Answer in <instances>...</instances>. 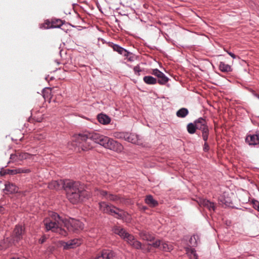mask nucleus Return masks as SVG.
<instances>
[{
    "mask_svg": "<svg viewBox=\"0 0 259 259\" xmlns=\"http://www.w3.org/2000/svg\"><path fill=\"white\" fill-rule=\"evenodd\" d=\"M114 218L122 220L123 222L129 223L131 218L128 213L122 209L114 207Z\"/></svg>",
    "mask_w": 259,
    "mask_h": 259,
    "instance_id": "obj_9",
    "label": "nucleus"
},
{
    "mask_svg": "<svg viewBox=\"0 0 259 259\" xmlns=\"http://www.w3.org/2000/svg\"><path fill=\"white\" fill-rule=\"evenodd\" d=\"M42 117L41 116H40L39 117H32L31 119H29L30 122H32L33 121H35L36 122H41L42 121Z\"/></svg>",
    "mask_w": 259,
    "mask_h": 259,
    "instance_id": "obj_37",
    "label": "nucleus"
},
{
    "mask_svg": "<svg viewBox=\"0 0 259 259\" xmlns=\"http://www.w3.org/2000/svg\"><path fill=\"white\" fill-rule=\"evenodd\" d=\"M194 123L196 124L197 129L201 131L203 140H206L207 136H209V131L205 119L199 117L194 121Z\"/></svg>",
    "mask_w": 259,
    "mask_h": 259,
    "instance_id": "obj_6",
    "label": "nucleus"
},
{
    "mask_svg": "<svg viewBox=\"0 0 259 259\" xmlns=\"http://www.w3.org/2000/svg\"><path fill=\"white\" fill-rule=\"evenodd\" d=\"M99 193L101 195L105 197L107 199L112 200L113 199V196L112 194H108L107 193L104 191H100Z\"/></svg>",
    "mask_w": 259,
    "mask_h": 259,
    "instance_id": "obj_33",
    "label": "nucleus"
},
{
    "mask_svg": "<svg viewBox=\"0 0 259 259\" xmlns=\"http://www.w3.org/2000/svg\"><path fill=\"white\" fill-rule=\"evenodd\" d=\"M200 242V238L198 235H194L189 239V243L192 246H196Z\"/></svg>",
    "mask_w": 259,
    "mask_h": 259,
    "instance_id": "obj_26",
    "label": "nucleus"
},
{
    "mask_svg": "<svg viewBox=\"0 0 259 259\" xmlns=\"http://www.w3.org/2000/svg\"><path fill=\"white\" fill-rule=\"evenodd\" d=\"M162 241L160 240H156L155 242L152 243V244H149V245H151L154 248H160V246L161 245Z\"/></svg>",
    "mask_w": 259,
    "mask_h": 259,
    "instance_id": "obj_34",
    "label": "nucleus"
},
{
    "mask_svg": "<svg viewBox=\"0 0 259 259\" xmlns=\"http://www.w3.org/2000/svg\"><path fill=\"white\" fill-rule=\"evenodd\" d=\"M46 239V237L45 236H43L41 238H40V239L39 240V242L40 244H42L44 242H45Z\"/></svg>",
    "mask_w": 259,
    "mask_h": 259,
    "instance_id": "obj_40",
    "label": "nucleus"
},
{
    "mask_svg": "<svg viewBox=\"0 0 259 259\" xmlns=\"http://www.w3.org/2000/svg\"><path fill=\"white\" fill-rule=\"evenodd\" d=\"M69 180L53 181L50 182L48 185V187L50 189L59 190L61 189H66V184Z\"/></svg>",
    "mask_w": 259,
    "mask_h": 259,
    "instance_id": "obj_11",
    "label": "nucleus"
},
{
    "mask_svg": "<svg viewBox=\"0 0 259 259\" xmlns=\"http://www.w3.org/2000/svg\"><path fill=\"white\" fill-rule=\"evenodd\" d=\"M63 24L62 21L60 19L53 20L52 21V27H60Z\"/></svg>",
    "mask_w": 259,
    "mask_h": 259,
    "instance_id": "obj_31",
    "label": "nucleus"
},
{
    "mask_svg": "<svg viewBox=\"0 0 259 259\" xmlns=\"http://www.w3.org/2000/svg\"><path fill=\"white\" fill-rule=\"evenodd\" d=\"M219 70L222 72H230L232 71V68L231 65L226 64L224 62H220L219 66Z\"/></svg>",
    "mask_w": 259,
    "mask_h": 259,
    "instance_id": "obj_19",
    "label": "nucleus"
},
{
    "mask_svg": "<svg viewBox=\"0 0 259 259\" xmlns=\"http://www.w3.org/2000/svg\"><path fill=\"white\" fill-rule=\"evenodd\" d=\"M186 253L189 256L190 259H198V255L194 248H187Z\"/></svg>",
    "mask_w": 259,
    "mask_h": 259,
    "instance_id": "obj_25",
    "label": "nucleus"
},
{
    "mask_svg": "<svg viewBox=\"0 0 259 259\" xmlns=\"http://www.w3.org/2000/svg\"><path fill=\"white\" fill-rule=\"evenodd\" d=\"M254 207L259 211V202L258 201H256L255 202H254Z\"/></svg>",
    "mask_w": 259,
    "mask_h": 259,
    "instance_id": "obj_38",
    "label": "nucleus"
},
{
    "mask_svg": "<svg viewBox=\"0 0 259 259\" xmlns=\"http://www.w3.org/2000/svg\"><path fill=\"white\" fill-rule=\"evenodd\" d=\"M134 71L136 75H140V72L142 71V70L139 65H137L134 67Z\"/></svg>",
    "mask_w": 259,
    "mask_h": 259,
    "instance_id": "obj_36",
    "label": "nucleus"
},
{
    "mask_svg": "<svg viewBox=\"0 0 259 259\" xmlns=\"http://www.w3.org/2000/svg\"><path fill=\"white\" fill-rule=\"evenodd\" d=\"M100 210L104 213L112 214V205L109 202L103 201L99 203Z\"/></svg>",
    "mask_w": 259,
    "mask_h": 259,
    "instance_id": "obj_14",
    "label": "nucleus"
},
{
    "mask_svg": "<svg viewBox=\"0 0 259 259\" xmlns=\"http://www.w3.org/2000/svg\"><path fill=\"white\" fill-rule=\"evenodd\" d=\"M82 243V240L80 239H74L68 241L67 242H63L62 244L64 248L65 249H69L75 248Z\"/></svg>",
    "mask_w": 259,
    "mask_h": 259,
    "instance_id": "obj_13",
    "label": "nucleus"
},
{
    "mask_svg": "<svg viewBox=\"0 0 259 259\" xmlns=\"http://www.w3.org/2000/svg\"><path fill=\"white\" fill-rule=\"evenodd\" d=\"M245 141L249 145L255 146L259 144V131H256L254 135L247 136L245 138Z\"/></svg>",
    "mask_w": 259,
    "mask_h": 259,
    "instance_id": "obj_12",
    "label": "nucleus"
},
{
    "mask_svg": "<svg viewBox=\"0 0 259 259\" xmlns=\"http://www.w3.org/2000/svg\"><path fill=\"white\" fill-rule=\"evenodd\" d=\"M114 200H115V199H116V196H115V195H114Z\"/></svg>",
    "mask_w": 259,
    "mask_h": 259,
    "instance_id": "obj_45",
    "label": "nucleus"
},
{
    "mask_svg": "<svg viewBox=\"0 0 259 259\" xmlns=\"http://www.w3.org/2000/svg\"><path fill=\"white\" fill-rule=\"evenodd\" d=\"M160 249L163 251L170 252L173 249V246L170 243L162 241Z\"/></svg>",
    "mask_w": 259,
    "mask_h": 259,
    "instance_id": "obj_23",
    "label": "nucleus"
},
{
    "mask_svg": "<svg viewBox=\"0 0 259 259\" xmlns=\"http://www.w3.org/2000/svg\"><path fill=\"white\" fill-rule=\"evenodd\" d=\"M123 150V146L121 144L116 141H114V151L118 152H121Z\"/></svg>",
    "mask_w": 259,
    "mask_h": 259,
    "instance_id": "obj_32",
    "label": "nucleus"
},
{
    "mask_svg": "<svg viewBox=\"0 0 259 259\" xmlns=\"http://www.w3.org/2000/svg\"><path fill=\"white\" fill-rule=\"evenodd\" d=\"M114 234H118L134 248L137 249L142 248L141 243L138 241L133 235L127 232L124 229L114 226Z\"/></svg>",
    "mask_w": 259,
    "mask_h": 259,
    "instance_id": "obj_4",
    "label": "nucleus"
},
{
    "mask_svg": "<svg viewBox=\"0 0 259 259\" xmlns=\"http://www.w3.org/2000/svg\"><path fill=\"white\" fill-rule=\"evenodd\" d=\"M29 154L27 153L21 152L19 151H16L15 153L12 154L10 155V161L9 162H17L19 163L24 159H27Z\"/></svg>",
    "mask_w": 259,
    "mask_h": 259,
    "instance_id": "obj_8",
    "label": "nucleus"
},
{
    "mask_svg": "<svg viewBox=\"0 0 259 259\" xmlns=\"http://www.w3.org/2000/svg\"><path fill=\"white\" fill-rule=\"evenodd\" d=\"M227 53L233 59H236L237 56L233 53L229 51H227Z\"/></svg>",
    "mask_w": 259,
    "mask_h": 259,
    "instance_id": "obj_39",
    "label": "nucleus"
},
{
    "mask_svg": "<svg viewBox=\"0 0 259 259\" xmlns=\"http://www.w3.org/2000/svg\"><path fill=\"white\" fill-rule=\"evenodd\" d=\"M109 46L113 48V44L112 42H109Z\"/></svg>",
    "mask_w": 259,
    "mask_h": 259,
    "instance_id": "obj_42",
    "label": "nucleus"
},
{
    "mask_svg": "<svg viewBox=\"0 0 259 259\" xmlns=\"http://www.w3.org/2000/svg\"><path fill=\"white\" fill-rule=\"evenodd\" d=\"M99 122L103 124H107L110 121V118L105 114H100L98 115Z\"/></svg>",
    "mask_w": 259,
    "mask_h": 259,
    "instance_id": "obj_22",
    "label": "nucleus"
},
{
    "mask_svg": "<svg viewBox=\"0 0 259 259\" xmlns=\"http://www.w3.org/2000/svg\"><path fill=\"white\" fill-rule=\"evenodd\" d=\"M5 190L10 192V193H13L18 191V187L14 184L12 183H8L5 185Z\"/></svg>",
    "mask_w": 259,
    "mask_h": 259,
    "instance_id": "obj_24",
    "label": "nucleus"
},
{
    "mask_svg": "<svg viewBox=\"0 0 259 259\" xmlns=\"http://www.w3.org/2000/svg\"><path fill=\"white\" fill-rule=\"evenodd\" d=\"M30 171L31 170L29 169L19 168L15 169L10 170L9 174L11 175H15L17 174L29 173Z\"/></svg>",
    "mask_w": 259,
    "mask_h": 259,
    "instance_id": "obj_28",
    "label": "nucleus"
},
{
    "mask_svg": "<svg viewBox=\"0 0 259 259\" xmlns=\"http://www.w3.org/2000/svg\"><path fill=\"white\" fill-rule=\"evenodd\" d=\"M208 139V136H207L206 139L203 140V141H204V144L203 145V151L204 152H208L209 150V146L207 142Z\"/></svg>",
    "mask_w": 259,
    "mask_h": 259,
    "instance_id": "obj_35",
    "label": "nucleus"
},
{
    "mask_svg": "<svg viewBox=\"0 0 259 259\" xmlns=\"http://www.w3.org/2000/svg\"><path fill=\"white\" fill-rule=\"evenodd\" d=\"M200 204L207 208L210 211L215 210V206L213 202L207 199H202L200 201Z\"/></svg>",
    "mask_w": 259,
    "mask_h": 259,
    "instance_id": "obj_18",
    "label": "nucleus"
},
{
    "mask_svg": "<svg viewBox=\"0 0 259 259\" xmlns=\"http://www.w3.org/2000/svg\"><path fill=\"white\" fill-rule=\"evenodd\" d=\"M189 113V111L187 108H182L179 109L176 113V115L178 117L184 118Z\"/></svg>",
    "mask_w": 259,
    "mask_h": 259,
    "instance_id": "obj_29",
    "label": "nucleus"
},
{
    "mask_svg": "<svg viewBox=\"0 0 259 259\" xmlns=\"http://www.w3.org/2000/svg\"><path fill=\"white\" fill-rule=\"evenodd\" d=\"M73 145L81 148L83 151H86L92 148L89 140H93L95 143L102 145L105 148L112 150L113 148V140L109 138L101 135L98 133L87 132L79 134L74 137Z\"/></svg>",
    "mask_w": 259,
    "mask_h": 259,
    "instance_id": "obj_2",
    "label": "nucleus"
},
{
    "mask_svg": "<svg viewBox=\"0 0 259 259\" xmlns=\"http://www.w3.org/2000/svg\"><path fill=\"white\" fill-rule=\"evenodd\" d=\"M143 81L147 84H155L157 83V79L152 76H144Z\"/></svg>",
    "mask_w": 259,
    "mask_h": 259,
    "instance_id": "obj_27",
    "label": "nucleus"
},
{
    "mask_svg": "<svg viewBox=\"0 0 259 259\" xmlns=\"http://www.w3.org/2000/svg\"><path fill=\"white\" fill-rule=\"evenodd\" d=\"M114 51L124 57H127L130 53L126 49L116 44H114Z\"/></svg>",
    "mask_w": 259,
    "mask_h": 259,
    "instance_id": "obj_20",
    "label": "nucleus"
},
{
    "mask_svg": "<svg viewBox=\"0 0 259 259\" xmlns=\"http://www.w3.org/2000/svg\"><path fill=\"white\" fill-rule=\"evenodd\" d=\"M114 137L123 138L128 142L134 144L141 145L143 143L142 138L139 135L134 133L114 132Z\"/></svg>",
    "mask_w": 259,
    "mask_h": 259,
    "instance_id": "obj_5",
    "label": "nucleus"
},
{
    "mask_svg": "<svg viewBox=\"0 0 259 259\" xmlns=\"http://www.w3.org/2000/svg\"><path fill=\"white\" fill-rule=\"evenodd\" d=\"M140 236L143 240L148 241H152L154 239V237L152 234L145 231L141 232Z\"/></svg>",
    "mask_w": 259,
    "mask_h": 259,
    "instance_id": "obj_21",
    "label": "nucleus"
},
{
    "mask_svg": "<svg viewBox=\"0 0 259 259\" xmlns=\"http://www.w3.org/2000/svg\"><path fill=\"white\" fill-rule=\"evenodd\" d=\"M67 197L70 202L73 204L77 203L83 200L87 195V192L79 182L70 181L66 184Z\"/></svg>",
    "mask_w": 259,
    "mask_h": 259,
    "instance_id": "obj_3",
    "label": "nucleus"
},
{
    "mask_svg": "<svg viewBox=\"0 0 259 259\" xmlns=\"http://www.w3.org/2000/svg\"><path fill=\"white\" fill-rule=\"evenodd\" d=\"M188 132L190 134H193L196 132L197 130L196 124L194 123H189L187 126Z\"/></svg>",
    "mask_w": 259,
    "mask_h": 259,
    "instance_id": "obj_30",
    "label": "nucleus"
},
{
    "mask_svg": "<svg viewBox=\"0 0 259 259\" xmlns=\"http://www.w3.org/2000/svg\"><path fill=\"white\" fill-rule=\"evenodd\" d=\"M142 208L144 210H146V209H148L147 207L146 206H143Z\"/></svg>",
    "mask_w": 259,
    "mask_h": 259,
    "instance_id": "obj_41",
    "label": "nucleus"
},
{
    "mask_svg": "<svg viewBox=\"0 0 259 259\" xmlns=\"http://www.w3.org/2000/svg\"><path fill=\"white\" fill-rule=\"evenodd\" d=\"M145 202L150 207H155L158 205V202L153 198L151 195H147L145 198Z\"/></svg>",
    "mask_w": 259,
    "mask_h": 259,
    "instance_id": "obj_17",
    "label": "nucleus"
},
{
    "mask_svg": "<svg viewBox=\"0 0 259 259\" xmlns=\"http://www.w3.org/2000/svg\"><path fill=\"white\" fill-rule=\"evenodd\" d=\"M113 257L111 251L105 250L98 254L94 259H112Z\"/></svg>",
    "mask_w": 259,
    "mask_h": 259,
    "instance_id": "obj_15",
    "label": "nucleus"
},
{
    "mask_svg": "<svg viewBox=\"0 0 259 259\" xmlns=\"http://www.w3.org/2000/svg\"><path fill=\"white\" fill-rule=\"evenodd\" d=\"M3 211V207L2 206H0V212Z\"/></svg>",
    "mask_w": 259,
    "mask_h": 259,
    "instance_id": "obj_44",
    "label": "nucleus"
},
{
    "mask_svg": "<svg viewBox=\"0 0 259 259\" xmlns=\"http://www.w3.org/2000/svg\"><path fill=\"white\" fill-rule=\"evenodd\" d=\"M25 233V229L22 226L16 225L13 231V233L11 236V238L13 240V242L15 243H18L19 241L23 238V236Z\"/></svg>",
    "mask_w": 259,
    "mask_h": 259,
    "instance_id": "obj_7",
    "label": "nucleus"
},
{
    "mask_svg": "<svg viewBox=\"0 0 259 259\" xmlns=\"http://www.w3.org/2000/svg\"><path fill=\"white\" fill-rule=\"evenodd\" d=\"M44 225L47 231L59 233L63 236L67 235L66 231L63 228L66 227L69 231L75 232L83 229L84 225L78 220L70 219L69 220H64L57 213L51 212L49 217L44 221Z\"/></svg>",
    "mask_w": 259,
    "mask_h": 259,
    "instance_id": "obj_1",
    "label": "nucleus"
},
{
    "mask_svg": "<svg viewBox=\"0 0 259 259\" xmlns=\"http://www.w3.org/2000/svg\"><path fill=\"white\" fill-rule=\"evenodd\" d=\"M128 60H129L130 61H132V60H131V58H128Z\"/></svg>",
    "mask_w": 259,
    "mask_h": 259,
    "instance_id": "obj_46",
    "label": "nucleus"
},
{
    "mask_svg": "<svg viewBox=\"0 0 259 259\" xmlns=\"http://www.w3.org/2000/svg\"><path fill=\"white\" fill-rule=\"evenodd\" d=\"M254 96L259 99V95L258 94H255Z\"/></svg>",
    "mask_w": 259,
    "mask_h": 259,
    "instance_id": "obj_43",
    "label": "nucleus"
},
{
    "mask_svg": "<svg viewBox=\"0 0 259 259\" xmlns=\"http://www.w3.org/2000/svg\"><path fill=\"white\" fill-rule=\"evenodd\" d=\"M12 245H16V244L13 242V240L11 237H7L0 241V250L6 249Z\"/></svg>",
    "mask_w": 259,
    "mask_h": 259,
    "instance_id": "obj_16",
    "label": "nucleus"
},
{
    "mask_svg": "<svg viewBox=\"0 0 259 259\" xmlns=\"http://www.w3.org/2000/svg\"><path fill=\"white\" fill-rule=\"evenodd\" d=\"M151 73L158 78L157 82L160 85L165 84L169 80L168 77L158 69H153Z\"/></svg>",
    "mask_w": 259,
    "mask_h": 259,
    "instance_id": "obj_10",
    "label": "nucleus"
}]
</instances>
